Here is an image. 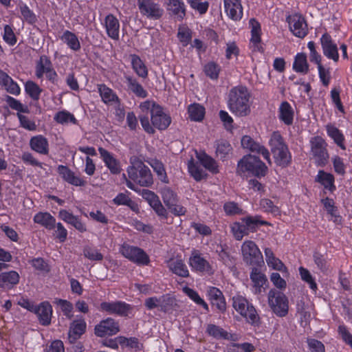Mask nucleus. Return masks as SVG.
Segmentation results:
<instances>
[{
  "instance_id": "nucleus-1",
  "label": "nucleus",
  "mask_w": 352,
  "mask_h": 352,
  "mask_svg": "<svg viewBox=\"0 0 352 352\" xmlns=\"http://www.w3.org/2000/svg\"><path fill=\"white\" fill-rule=\"evenodd\" d=\"M140 108L142 114L139 116L140 123L145 131L153 134L155 131L150 124L149 116L153 126L159 130H165L171 122L170 117L166 114L163 108L155 102L149 100L142 102Z\"/></svg>"
},
{
  "instance_id": "nucleus-2",
  "label": "nucleus",
  "mask_w": 352,
  "mask_h": 352,
  "mask_svg": "<svg viewBox=\"0 0 352 352\" xmlns=\"http://www.w3.org/2000/svg\"><path fill=\"white\" fill-rule=\"evenodd\" d=\"M251 94L244 86L232 88L228 94V106L232 113L238 117H245L251 113Z\"/></svg>"
},
{
  "instance_id": "nucleus-3",
  "label": "nucleus",
  "mask_w": 352,
  "mask_h": 352,
  "mask_svg": "<svg viewBox=\"0 0 352 352\" xmlns=\"http://www.w3.org/2000/svg\"><path fill=\"white\" fill-rule=\"evenodd\" d=\"M131 165L127 168L129 179L141 186H150L153 183L151 170L137 156L130 158Z\"/></svg>"
},
{
  "instance_id": "nucleus-4",
  "label": "nucleus",
  "mask_w": 352,
  "mask_h": 352,
  "mask_svg": "<svg viewBox=\"0 0 352 352\" xmlns=\"http://www.w3.org/2000/svg\"><path fill=\"white\" fill-rule=\"evenodd\" d=\"M270 146L276 165L285 168L291 164L292 155L278 132L276 131L272 133Z\"/></svg>"
},
{
  "instance_id": "nucleus-5",
  "label": "nucleus",
  "mask_w": 352,
  "mask_h": 352,
  "mask_svg": "<svg viewBox=\"0 0 352 352\" xmlns=\"http://www.w3.org/2000/svg\"><path fill=\"white\" fill-rule=\"evenodd\" d=\"M267 170V167L259 157L252 155H245L240 160L236 168L239 175L250 172L256 177L265 176Z\"/></svg>"
},
{
  "instance_id": "nucleus-6",
  "label": "nucleus",
  "mask_w": 352,
  "mask_h": 352,
  "mask_svg": "<svg viewBox=\"0 0 352 352\" xmlns=\"http://www.w3.org/2000/svg\"><path fill=\"white\" fill-rule=\"evenodd\" d=\"M267 297L269 306L276 316L284 317L288 314V299L282 292L272 289Z\"/></svg>"
},
{
  "instance_id": "nucleus-7",
  "label": "nucleus",
  "mask_w": 352,
  "mask_h": 352,
  "mask_svg": "<svg viewBox=\"0 0 352 352\" xmlns=\"http://www.w3.org/2000/svg\"><path fill=\"white\" fill-rule=\"evenodd\" d=\"M120 252L131 261L141 265H147L150 259L146 253L141 248L124 243Z\"/></svg>"
},
{
  "instance_id": "nucleus-8",
  "label": "nucleus",
  "mask_w": 352,
  "mask_h": 352,
  "mask_svg": "<svg viewBox=\"0 0 352 352\" xmlns=\"http://www.w3.org/2000/svg\"><path fill=\"white\" fill-rule=\"evenodd\" d=\"M243 261L248 265H259L263 263V256L257 245L252 241L243 243L241 247Z\"/></svg>"
},
{
  "instance_id": "nucleus-9",
  "label": "nucleus",
  "mask_w": 352,
  "mask_h": 352,
  "mask_svg": "<svg viewBox=\"0 0 352 352\" xmlns=\"http://www.w3.org/2000/svg\"><path fill=\"white\" fill-rule=\"evenodd\" d=\"M161 194L164 204L172 213L177 216L184 215L186 213V208L178 204L176 193L169 187H164Z\"/></svg>"
},
{
  "instance_id": "nucleus-10",
  "label": "nucleus",
  "mask_w": 352,
  "mask_h": 352,
  "mask_svg": "<svg viewBox=\"0 0 352 352\" xmlns=\"http://www.w3.org/2000/svg\"><path fill=\"white\" fill-rule=\"evenodd\" d=\"M311 153L318 166H324L328 162L329 154L326 148V143L320 137H316L311 141Z\"/></svg>"
},
{
  "instance_id": "nucleus-11",
  "label": "nucleus",
  "mask_w": 352,
  "mask_h": 352,
  "mask_svg": "<svg viewBox=\"0 0 352 352\" xmlns=\"http://www.w3.org/2000/svg\"><path fill=\"white\" fill-rule=\"evenodd\" d=\"M120 331L119 323L112 318L101 320L94 328V333L98 337L113 336Z\"/></svg>"
},
{
  "instance_id": "nucleus-12",
  "label": "nucleus",
  "mask_w": 352,
  "mask_h": 352,
  "mask_svg": "<svg viewBox=\"0 0 352 352\" xmlns=\"http://www.w3.org/2000/svg\"><path fill=\"white\" fill-rule=\"evenodd\" d=\"M138 6L140 13L147 18L158 19L162 16L163 10L153 0H138Z\"/></svg>"
},
{
  "instance_id": "nucleus-13",
  "label": "nucleus",
  "mask_w": 352,
  "mask_h": 352,
  "mask_svg": "<svg viewBox=\"0 0 352 352\" xmlns=\"http://www.w3.org/2000/svg\"><path fill=\"white\" fill-rule=\"evenodd\" d=\"M100 309L110 314L126 316L131 312V306L122 301L103 302L100 304Z\"/></svg>"
},
{
  "instance_id": "nucleus-14",
  "label": "nucleus",
  "mask_w": 352,
  "mask_h": 352,
  "mask_svg": "<svg viewBox=\"0 0 352 352\" xmlns=\"http://www.w3.org/2000/svg\"><path fill=\"white\" fill-rule=\"evenodd\" d=\"M289 28L293 34L299 38H304L308 32L306 21L301 15L294 14L288 17Z\"/></svg>"
},
{
  "instance_id": "nucleus-15",
  "label": "nucleus",
  "mask_w": 352,
  "mask_h": 352,
  "mask_svg": "<svg viewBox=\"0 0 352 352\" xmlns=\"http://www.w3.org/2000/svg\"><path fill=\"white\" fill-rule=\"evenodd\" d=\"M321 45L323 54L330 59L335 62H338L339 54L337 45L333 42L331 36L327 34H324L320 38Z\"/></svg>"
},
{
  "instance_id": "nucleus-16",
  "label": "nucleus",
  "mask_w": 352,
  "mask_h": 352,
  "mask_svg": "<svg viewBox=\"0 0 352 352\" xmlns=\"http://www.w3.org/2000/svg\"><path fill=\"white\" fill-rule=\"evenodd\" d=\"M38 318L40 324L43 326H48L51 323L52 316V307L48 302H43L38 305H36L33 311Z\"/></svg>"
},
{
  "instance_id": "nucleus-17",
  "label": "nucleus",
  "mask_w": 352,
  "mask_h": 352,
  "mask_svg": "<svg viewBox=\"0 0 352 352\" xmlns=\"http://www.w3.org/2000/svg\"><path fill=\"white\" fill-rule=\"evenodd\" d=\"M241 145L244 148L249 149L252 152H256L262 154L264 159L266 160L269 164H271L268 150L263 146H261L258 143L254 142L250 136L244 135L241 139Z\"/></svg>"
},
{
  "instance_id": "nucleus-18",
  "label": "nucleus",
  "mask_w": 352,
  "mask_h": 352,
  "mask_svg": "<svg viewBox=\"0 0 352 352\" xmlns=\"http://www.w3.org/2000/svg\"><path fill=\"white\" fill-rule=\"evenodd\" d=\"M224 8L228 16L234 21L241 19L243 8L240 0H223Z\"/></svg>"
},
{
  "instance_id": "nucleus-19",
  "label": "nucleus",
  "mask_w": 352,
  "mask_h": 352,
  "mask_svg": "<svg viewBox=\"0 0 352 352\" xmlns=\"http://www.w3.org/2000/svg\"><path fill=\"white\" fill-rule=\"evenodd\" d=\"M86 322L83 319L74 320L69 327L68 340L70 343H74L86 330Z\"/></svg>"
},
{
  "instance_id": "nucleus-20",
  "label": "nucleus",
  "mask_w": 352,
  "mask_h": 352,
  "mask_svg": "<svg viewBox=\"0 0 352 352\" xmlns=\"http://www.w3.org/2000/svg\"><path fill=\"white\" fill-rule=\"evenodd\" d=\"M98 151L105 165L112 174H119L121 171L120 162L117 160L112 154L106 149L100 147Z\"/></svg>"
},
{
  "instance_id": "nucleus-21",
  "label": "nucleus",
  "mask_w": 352,
  "mask_h": 352,
  "mask_svg": "<svg viewBox=\"0 0 352 352\" xmlns=\"http://www.w3.org/2000/svg\"><path fill=\"white\" fill-rule=\"evenodd\" d=\"M210 300L212 306L221 312L226 309V303L222 292L217 287H210L208 292Z\"/></svg>"
},
{
  "instance_id": "nucleus-22",
  "label": "nucleus",
  "mask_w": 352,
  "mask_h": 352,
  "mask_svg": "<svg viewBox=\"0 0 352 352\" xmlns=\"http://www.w3.org/2000/svg\"><path fill=\"white\" fill-rule=\"evenodd\" d=\"M58 173L62 176L65 181L72 185L76 186H83L85 185L86 182L81 178L75 176L74 172L67 166L59 165L58 166Z\"/></svg>"
},
{
  "instance_id": "nucleus-23",
  "label": "nucleus",
  "mask_w": 352,
  "mask_h": 352,
  "mask_svg": "<svg viewBox=\"0 0 352 352\" xmlns=\"http://www.w3.org/2000/svg\"><path fill=\"white\" fill-rule=\"evenodd\" d=\"M104 24L108 36L113 40H118L120 32L118 20L113 14H109L105 17Z\"/></svg>"
},
{
  "instance_id": "nucleus-24",
  "label": "nucleus",
  "mask_w": 352,
  "mask_h": 352,
  "mask_svg": "<svg viewBox=\"0 0 352 352\" xmlns=\"http://www.w3.org/2000/svg\"><path fill=\"white\" fill-rule=\"evenodd\" d=\"M58 216L62 220L73 226L79 232H84L87 230L86 226L78 217L69 213L66 210H60Z\"/></svg>"
},
{
  "instance_id": "nucleus-25",
  "label": "nucleus",
  "mask_w": 352,
  "mask_h": 352,
  "mask_svg": "<svg viewBox=\"0 0 352 352\" xmlns=\"http://www.w3.org/2000/svg\"><path fill=\"white\" fill-rule=\"evenodd\" d=\"M30 148L42 155H47L49 153V144L47 140L42 135L32 137L30 141Z\"/></svg>"
},
{
  "instance_id": "nucleus-26",
  "label": "nucleus",
  "mask_w": 352,
  "mask_h": 352,
  "mask_svg": "<svg viewBox=\"0 0 352 352\" xmlns=\"http://www.w3.org/2000/svg\"><path fill=\"white\" fill-rule=\"evenodd\" d=\"M315 181L321 184L324 189L331 192L336 190L334 177L331 173H326L324 170H319Z\"/></svg>"
},
{
  "instance_id": "nucleus-27",
  "label": "nucleus",
  "mask_w": 352,
  "mask_h": 352,
  "mask_svg": "<svg viewBox=\"0 0 352 352\" xmlns=\"http://www.w3.org/2000/svg\"><path fill=\"white\" fill-rule=\"evenodd\" d=\"M34 221L46 229L52 230L56 226V219L48 212H38L34 217Z\"/></svg>"
},
{
  "instance_id": "nucleus-28",
  "label": "nucleus",
  "mask_w": 352,
  "mask_h": 352,
  "mask_svg": "<svg viewBox=\"0 0 352 352\" xmlns=\"http://www.w3.org/2000/svg\"><path fill=\"white\" fill-rule=\"evenodd\" d=\"M196 157L207 170L212 173H217L219 172L216 161L205 152L196 151Z\"/></svg>"
},
{
  "instance_id": "nucleus-29",
  "label": "nucleus",
  "mask_w": 352,
  "mask_h": 352,
  "mask_svg": "<svg viewBox=\"0 0 352 352\" xmlns=\"http://www.w3.org/2000/svg\"><path fill=\"white\" fill-rule=\"evenodd\" d=\"M177 300L170 294L160 296V310L165 313H171L178 308Z\"/></svg>"
},
{
  "instance_id": "nucleus-30",
  "label": "nucleus",
  "mask_w": 352,
  "mask_h": 352,
  "mask_svg": "<svg viewBox=\"0 0 352 352\" xmlns=\"http://www.w3.org/2000/svg\"><path fill=\"white\" fill-rule=\"evenodd\" d=\"M241 221L245 223L249 232H255L260 226L270 225L267 221L261 220L260 216L245 217L241 219Z\"/></svg>"
},
{
  "instance_id": "nucleus-31",
  "label": "nucleus",
  "mask_w": 352,
  "mask_h": 352,
  "mask_svg": "<svg viewBox=\"0 0 352 352\" xmlns=\"http://www.w3.org/2000/svg\"><path fill=\"white\" fill-rule=\"evenodd\" d=\"M240 314L246 319V321L254 326H258L261 324L260 318L254 307L249 303L245 308L244 311Z\"/></svg>"
},
{
  "instance_id": "nucleus-32",
  "label": "nucleus",
  "mask_w": 352,
  "mask_h": 352,
  "mask_svg": "<svg viewBox=\"0 0 352 352\" xmlns=\"http://www.w3.org/2000/svg\"><path fill=\"white\" fill-rule=\"evenodd\" d=\"M168 267L174 274L182 276L188 277L189 276L188 270L182 259H172L168 262Z\"/></svg>"
},
{
  "instance_id": "nucleus-33",
  "label": "nucleus",
  "mask_w": 352,
  "mask_h": 352,
  "mask_svg": "<svg viewBox=\"0 0 352 352\" xmlns=\"http://www.w3.org/2000/svg\"><path fill=\"white\" fill-rule=\"evenodd\" d=\"M279 118L287 125L293 122L294 111L287 102H283L279 108Z\"/></svg>"
},
{
  "instance_id": "nucleus-34",
  "label": "nucleus",
  "mask_w": 352,
  "mask_h": 352,
  "mask_svg": "<svg viewBox=\"0 0 352 352\" xmlns=\"http://www.w3.org/2000/svg\"><path fill=\"white\" fill-rule=\"evenodd\" d=\"M167 9L182 19L186 14L185 6L180 0H166Z\"/></svg>"
},
{
  "instance_id": "nucleus-35",
  "label": "nucleus",
  "mask_w": 352,
  "mask_h": 352,
  "mask_svg": "<svg viewBox=\"0 0 352 352\" xmlns=\"http://www.w3.org/2000/svg\"><path fill=\"white\" fill-rule=\"evenodd\" d=\"M293 69L298 73L306 74L309 72V65L305 53H298L295 57Z\"/></svg>"
},
{
  "instance_id": "nucleus-36",
  "label": "nucleus",
  "mask_w": 352,
  "mask_h": 352,
  "mask_svg": "<svg viewBox=\"0 0 352 352\" xmlns=\"http://www.w3.org/2000/svg\"><path fill=\"white\" fill-rule=\"evenodd\" d=\"M128 88L131 90L136 96L144 98L147 96L146 91L143 87L137 81L136 79L131 76H126Z\"/></svg>"
},
{
  "instance_id": "nucleus-37",
  "label": "nucleus",
  "mask_w": 352,
  "mask_h": 352,
  "mask_svg": "<svg viewBox=\"0 0 352 352\" xmlns=\"http://www.w3.org/2000/svg\"><path fill=\"white\" fill-rule=\"evenodd\" d=\"M19 275L15 271L0 274V287H6L10 285H16L19 283Z\"/></svg>"
},
{
  "instance_id": "nucleus-38",
  "label": "nucleus",
  "mask_w": 352,
  "mask_h": 352,
  "mask_svg": "<svg viewBox=\"0 0 352 352\" xmlns=\"http://www.w3.org/2000/svg\"><path fill=\"white\" fill-rule=\"evenodd\" d=\"M61 39L71 50L78 51L80 49V41L74 33L66 30L61 36Z\"/></svg>"
},
{
  "instance_id": "nucleus-39",
  "label": "nucleus",
  "mask_w": 352,
  "mask_h": 352,
  "mask_svg": "<svg viewBox=\"0 0 352 352\" xmlns=\"http://www.w3.org/2000/svg\"><path fill=\"white\" fill-rule=\"evenodd\" d=\"M150 165L153 168V170L156 173L158 179L162 182L168 184V179L164 164L160 161L155 159L151 160L150 162Z\"/></svg>"
},
{
  "instance_id": "nucleus-40",
  "label": "nucleus",
  "mask_w": 352,
  "mask_h": 352,
  "mask_svg": "<svg viewBox=\"0 0 352 352\" xmlns=\"http://www.w3.org/2000/svg\"><path fill=\"white\" fill-rule=\"evenodd\" d=\"M131 63L133 69L139 76L142 78L147 76L148 70L146 67L138 56L135 54L131 56Z\"/></svg>"
},
{
  "instance_id": "nucleus-41",
  "label": "nucleus",
  "mask_w": 352,
  "mask_h": 352,
  "mask_svg": "<svg viewBox=\"0 0 352 352\" xmlns=\"http://www.w3.org/2000/svg\"><path fill=\"white\" fill-rule=\"evenodd\" d=\"M327 130L329 135L333 139L338 146H340L342 149L345 150L346 148L343 143L344 138L340 130L332 125H327Z\"/></svg>"
},
{
  "instance_id": "nucleus-42",
  "label": "nucleus",
  "mask_w": 352,
  "mask_h": 352,
  "mask_svg": "<svg viewBox=\"0 0 352 352\" xmlns=\"http://www.w3.org/2000/svg\"><path fill=\"white\" fill-rule=\"evenodd\" d=\"M189 117L194 121H201L204 117L205 109L199 104H190L188 107Z\"/></svg>"
},
{
  "instance_id": "nucleus-43",
  "label": "nucleus",
  "mask_w": 352,
  "mask_h": 352,
  "mask_svg": "<svg viewBox=\"0 0 352 352\" xmlns=\"http://www.w3.org/2000/svg\"><path fill=\"white\" fill-rule=\"evenodd\" d=\"M98 91L104 103H108L115 100H118V98L113 93L112 89L107 87L105 85H99Z\"/></svg>"
},
{
  "instance_id": "nucleus-44",
  "label": "nucleus",
  "mask_w": 352,
  "mask_h": 352,
  "mask_svg": "<svg viewBox=\"0 0 352 352\" xmlns=\"http://www.w3.org/2000/svg\"><path fill=\"white\" fill-rule=\"evenodd\" d=\"M232 149L231 145L226 140H220L217 143V155L223 160L228 156Z\"/></svg>"
},
{
  "instance_id": "nucleus-45",
  "label": "nucleus",
  "mask_w": 352,
  "mask_h": 352,
  "mask_svg": "<svg viewBox=\"0 0 352 352\" xmlns=\"http://www.w3.org/2000/svg\"><path fill=\"white\" fill-rule=\"evenodd\" d=\"M51 66V62L45 56L40 57L39 62L36 65V76L41 78H42L44 73L50 72V67Z\"/></svg>"
},
{
  "instance_id": "nucleus-46",
  "label": "nucleus",
  "mask_w": 352,
  "mask_h": 352,
  "mask_svg": "<svg viewBox=\"0 0 352 352\" xmlns=\"http://www.w3.org/2000/svg\"><path fill=\"white\" fill-rule=\"evenodd\" d=\"M190 265L192 268L201 272L207 271L209 268L208 261L199 255L194 256L190 258Z\"/></svg>"
},
{
  "instance_id": "nucleus-47",
  "label": "nucleus",
  "mask_w": 352,
  "mask_h": 352,
  "mask_svg": "<svg viewBox=\"0 0 352 352\" xmlns=\"http://www.w3.org/2000/svg\"><path fill=\"white\" fill-rule=\"evenodd\" d=\"M250 278L255 287L261 289L267 281L266 276L256 267H254L250 274Z\"/></svg>"
},
{
  "instance_id": "nucleus-48",
  "label": "nucleus",
  "mask_w": 352,
  "mask_h": 352,
  "mask_svg": "<svg viewBox=\"0 0 352 352\" xmlns=\"http://www.w3.org/2000/svg\"><path fill=\"white\" fill-rule=\"evenodd\" d=\"M188 168L191 176L197 182L201 181L206 175L203 170L194 163L193 159L188 162Z\"/></svg>"
},
{
  "instance_id": "nucleus-49",
  "label": "nucleus",
  "mask_w": 352,
  "mask_h": 352,
  "mask_svg": "<svg viewBox=\"0 0 352 352\" xmlns=\"http://www.w3.org/2000/svg\"><path fill=\"white\" fill-rule=\"evenodd\" d=\"M299 273H300L302 280L303 281L306 282L307 284H309V287L312 290L316 291L318 289L317 284L315 282V280L312 277L309 271L303 267H299Z\"/></svg>"
},
{
  "instance_id": "nucleus-50",
  "label": "nucleus",
  "mask_w": 352,
  "mask_h": 352,
  "mask_svg": "<svg viewBox=\"0 0 352 352\" xmlns=\"http://www.w3.org/2000/svg\"><path fill=\"white\" fill-rule=\"evenodd\" d=\"M113 202L117 205H125L129 206L133 210H135L137 205L133 201L128 195L124 193H119L113 199Z\"/></svg>"
},
{
  "instance_id": "nucleus-51",
  "label": "nucleus",
  "mask_w": 352,
  "mask_h": 352,
  "mask_svg": "<svg viewBox=\"0 0 352 352\" xmlns=\"http://www.w3.org/2000/svg\"><path fill=\"white\" fill-rule=\"evenodd\" d=\"M25 91L34 100L39 99L42 89L34 82L28 81L25 83Z\"/></svg>"
},
{
  "instance_id": "nucleus-52",
  "label": "nucleus",
  "mask_w": 352,
  "mask_h": 352,
  "mask_svg": "<svg viewBox=\"0 0 352 352\" xmlns=\"http://www.w3.org/2000/svg\"><path fill=\"white\" fill-rule=\"evenodd\" d=\"M185 293L188 296L195 302L197 305H201L206 311H208V305L207 303L199 296L198 293L189 287L184 288Z\"/></svg>"
},
{
  "instance_id": "nucleus-53",
  "label": "nucleus",
  "mask_w": 352,
  "mask_h": 352,
  "mask_svg": "<svg viewBox=\"0 0 352 352\" xmlns=\"http://www.w3.org/2000/svg\"><path fill=\"white\" fill-rule=\"evenodd\" d=\"M251 26L252 38L251 41L254 43H258L261 41V26L258 21L254 19H251L250 21Z\"/></svg>"
},
{
  "instance_id": "nucleus-54",
  "label": "nucleus",
  "mask_w": 352,
  "mask_h": 352,
  "mask_svg": "<svg viewBox=\"0 0 352 352\" xmlns=\"http://www.w3.org/2000/svg\"><path fill=\"white\" fill-rule=\"evenodd\" d=\"M20 11L23 20L27 23L32 25L36 22L37 18L36 15L26 5L21 6Z\"/></svg>"
},
{
  "instance_id": "nucleus-55",
  "label": "nucleus",
  "mask_w": 352,
  "mask_h": 352,
  "mask_svg": "<svg viewBox=\"0 0 352 352\" xmlns=\"http://www.w3.org/2000/svg\"><path fill=\"white\" fill-rule=\"evenodd\" d=\"M232 230L235 239L239 241L241 240L245 235L249 234L245 223L243 222L234 223Z\"/></svg>"
},
{
  "instance_id": "nucleus-56",
  "label": "nucleus",
  "mask_w": 352,
  "mask_h": 352,
  "mask_svg": "<svg viewBox=\"0 0 352 352\" xmlns=\"http://www.w3.org/2000/svg\"><path fill=\"white\" fill-rule=\"evenodd\" d=\"M54 120L61 124L67 123L69 122L76 124L77 122L73 114L64 111L58 112L54 117Z\"/></svg>"
},
{
  "instance_id": "nucleus-57",
  "label": "nucleus",
  "mask_w": 352,
  "mask_h": 352,
  "mask_svg": "<svg viewBox=\"0 0 352 352\" xmlns=\"http://www.w3.org/2000/svg\"><path fill=\"white\" fill-rule=\"evenodd\" d=\"M207 332L217 338H228V332L214 324H209L207 327Z\"/></svg>"
},
{
  "instance_id": "nucleus-58",
  "label": "nucleus",
  "mask_w": 352,
  "mask_h": 352,
  "mask_svg": "<svg viewBox=\"0 0 352 352\" xmlns=\"http://www.w3.org/2000/svg\"><path fill=\"white\" fill-rule=\"evenodd\" d=\"M260 206L261 208L264 210L265 212H270L274 215H277L280 212L278 208L276 206H275L270 199H261L260 202Z\"/></svg>"
},
{
  "instance_id": "nucleus-59",
  "label": "nucleus",
  "mask_w": 352,
  "mask_h": 352,
  "mask_svg": "<svg viewBox=\"0 0 352 352\" xmlns=\"http://www.w3.org/2000/svg\"><path fill=\"white\" fill-rule=\"evenodd\" d=\"M84 256L91 261H102L103 255L96 249L85 247L83 250Z\"/></svg>"
},
{
  "instance_id": "nucleus-60",
  "label": "nucleus",
  "mask_w": 352,
  "mask_h": 352,
  "mask_svg": "<svg viewBox=\"0 0 352 352\" xmlns=\"http://www.w3.org/2000/svg\"><path fill=\"white\" fill-rule=\"evenodd\" d=\"M320 79L324 87L329 85L331 75L329 68H325L322 64L318 66Z\"/></svg>"
},
{
  "instance_id": "nucleus-61",
  "label": "nucleus",
  "mask_w": 352,
  "mask_h": 352,
  "mask_svg": "<svg viewBox=\"0 0 352 352\" xmlns=\"http://www.w3.org/2000/svg\"><path fill=\"white\" fill-rule=\"evenodd\" d=\"M204 72L210 78L217 79L219 76V68L216 63L210 62L205 65Z\"/></svg>"
},
{
  "instance_id": "nucleus-62",
  "label": "nucleus",
  "mask_w": 352,
  "mask_h": 352,
  "mask_svg": "<svg viewBox=\"0 0 352 352\" xmlns=\"http://www.w3.org/2000/svg\"><path fill=\"white\" fill-rule=\"evenodd\" d=\"M232 300H233V303H232L233 307L239 314L241 312L244 311L245 308L250 303L245 298H243L242 296L234 297L232 298Z\"/></svg>"
},
{
  "instance_id": "nucleus-63",
  "label": "nucleus",
  "mask_w": 352,
  "mask_h": 352,
  "mask_svg": "<svg viewBox=\"0 0 352 352\" xmlns=\"http://www.w3.org/2000/svg\"><path fill=\"white\" fill-rule=\"evenodd\" d=\"M313 256L315 263L322 272H325L328 270L327 262L324 255L316 252Z\"/></svg>"
},
{
  "instance_id": "nucleus-64",
  "label": "nucleus",
  "mask_w": 352,
  "mask_h": 352,
  "mask_svg": "<svg viewBox=\"0 0 352 352\" xmlns=\"http://www.w3.org/2000/svg\"><path fill=\"white\" fill-rule=\"evenodd\" d=\"M3 39L10 45H14L16 42L15 34L12 28L8 25L4 27Z\"/></svg>"
}]
</instances>
